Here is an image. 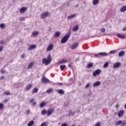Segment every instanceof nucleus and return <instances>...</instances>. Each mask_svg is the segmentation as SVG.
Listing matches in <instances>:
<instances>
[{
  "instance_id": "680f3d73",
  "label": "nucleus",
  "mask_w": 126,
  "mask_h": 126,
  "mask_svg": "<svg viewBox=\"0 0 126 126\" xmlns=\"http://www.w3.org/2000/svg\"><path fill=\"white\" fill-rule=\"evenodd\" d=\"M71 80H72V78L69 79V81H71Z\"/></svg>"
},
{
  "instance_id": "49530a36",
  "label": "nucleus",
  "mask_w": 126,
  "mask_h": 126,
  "mask_svg": "<svg viewBox=\"0 0 126 126\" xmlns=\"http://www.w3.org/2000/svg\"><path fill=\"white\" fill-rule=\"evenodd\" d=\"M94 56L95 58H99V57H100L99 53L97 54H94Z\"/></svg>"
},
{
  "instance_id": "58836bf2",
  "label": "nucleus",
  "mask_w": 126,
  "mask_h": 126,
  "mask_svg": "<svg viewBox=\"0 0 126 126\" xmlns=\"http://www.w3.org/2000/svg\"><path fill=\"white\" fill-rule=\"evenodd\" d=\"M108 65H109V62H106L103 65V67H104V68H106V67H107Z\"/></svg>"
},
{
  "instance_id": "052dcab7",
  "label": "nucleus",
  "mask_w": 126,
  "mask_h": 126,
  "mask_svg": "<svg viewBox=\"0 0 126 126\" xmlns=\"http://www.w3.org/2000/svg\"><path fill=\"white\" fill-rule=\"evenodd\" d=\"M60 85H63V83H58Z\"/></svg>"
},
{
  "instance_id": "5fc2aeb1",
  "label": "nucleus",
  "mask_w": 126,
  "mask_h": 126,
  "mask_svg": "<svg viewBox=\"0 0 126 126\" xmlns=\"http://www.w3.org/2000/svg\"><path fill=\"white\" fill-rule=\"evenodd\" d=\"M61 126H67V124L66 123H64L62 124Z\"/></svg>"
},
{
  "instance_id": "e433bc0d",
  "label": "nucleus",
  "mask_w": 126,
  "mask_h": 126,
  "mask_svg": "<svg viewBox=\"0 0 126 126\" xmlns=\"http://www.w3.org/2000/svg\"><path fill=\"white\" fill-rule=\"evenodd\" d=\"M49 124L47 123V122H43L42 123L40 126H47Z\"/></svg>"
},
{
  "instance_id": "aec40b11",
  "label": "nucleus",
  "mask_w": 126,
  "mask_h": 126,
  "mask_svg": "<svg viewBox=\"0 0 126 126\" xmlns=\"http://www.w3.org/2000/svg\"><path fill=\"white\" fill-rule=\"evenodd\" d=\"M79 29V26L78 25H76L73 28V32H76Z\"/></svg>"
},
{
  "instance_id": "c03bdc74",
  "label": "nucleus",
  "mask_w": 126,
  "mask_h": 126,
  "mask_svg": "<svg viewBox=\"0 0 126 126\" xmlns=\"http://www.w3.org/2000/svg\"><path fill=\"white\" fill-rule=\"evenodd\" d=\"M4 94L5 95H6V96L8 95H10V93H9V92H5L4 93Z\"/></svg>"
},
{
  "instance_id": "e2e57ef3",
  "label": "nucleus",
  "mask_w": 126,
  "mask_h": 126,
  "mask_svg": "<svg viewBox=\"0 0 126 126\" xmlns=\"http://www.w3.org/2000/svg\"><path fill=\"white\" fill-rule=\"evenodd\" d=\"M116 108H119V105L117 104V105H116Z\"/></svg>"
},
{
  "instance_id": "f3484780",
  "label": "nucleus",
  "mask_w": 126,
  "mask_h": 126,
  "mask_svg": "<svg viewBox=\"0 0 126 126\" xmlns=\"http://www.w3.org/2000/svg\"><path fill=\"white\" fill-rule=\"evenodd\" d=\"M61 36V32H55L54 34L55 38H58V37H60Z\"/></svg>"
},
{
  "instance_id": "a878e982",
  "label": "nucleus",
  "mask_w": 126,
  "mask_h": 126,
  "mask_svg": "<svg viewBox=\"0 0 126 126\" xmlns=\"http://www.w3.org/2000/svg\"><path fill=\"white\" fill-rule=\"evenodd\" d=\"M126 10V6H123L120 9L121 12H125Z\"/></svg>"
},
{
  "instance_id": "f03ea898",
  "label": "nucleus",
  "mask_w": 126,
  "mask_h": 126,
  "mask_svg": "<svg viewBox=\"0 0 126 126\" xmlns=\"http://www.w3.org/2000/svg\"><path fill=\"white\" fill-rule=\"evenodd\" d=\"M51 62H52V58L51 57V55H48L47 59L44 58L42 59V63H45V65L50 64V63H51Z\"/></svg>"
},
{
  "instance_id": "bb28decb",
  "label": "nucleus",
  "mask_w": 126,
  "mask_h": 126,
  "mask_svg": "<svg viewBox=\"0 0 126 126\" xmlns=\"http://www.w3.org/2000/svg\"><path fill=\"white\" fill-rule=\"evenodd\" d=\"M99 55L100 56H102L103 57H106V56H107L108 54L106 52H100Z\"/></svg>"
},
{
  "instance_id": "4be33fe9",
  "label": "nucleus",
  "mask_w": 126,
  "mask_h": 126,
  "mask_svg": "<svg viewBox=\"0 0 126 126\" xmlns=\"http://www.w3.org/2000/svg\"><path fill=\"white\" fill-rule=\"evenodd\" d=\"M74 17H76V14H73L67 17V19H71V18H74Z\"/></svg>"
},
{
  "instance_id": "864d4df0",
  "label": "nucleus",
  "mask_w": 126,
  "mask_h": 126,
  "mask_svg": "<svg viewBox=\"0 0 126 126\" xmlns=\"http://www.w3.org/2000/svg\"><path fill=\"white\" fill-rule=\"evenodd\" d=\"M30 114V110H27L26 112V115H29Z\"/></svg>"
},
{
  "instance_id": "f257e3e1",
  "label": "nucleus",
  "mask_w": 126,
  "mask_h": 126,
  "mask_svg": "<svg viewBox=\"0 0 126 126\" xmlns=\"http://www.w3.org/2000/svg\"><path fill=\"white\" fill-rule=\"evenodd\" d=\"M70 34L71 32H68L64 36H63L61 40V43L62 44H64V43H66L68 39H69V37H70Z\"/></svg>"
},
{
  "instance_id": "4468645a",
  "label": "nucleus",
  "mask_w": 126,
  "mask_h": 126,
  "mask_svg": "<svg viewBox=\"0 0 126 126\" xmlns=\"http://www.w3.org/2000/svg\"><path fill=\"white\" fill-rule=\"evenodd\" d=\"M57 92L58 93V94H61V95H63V94H64V91L62 89L57 90Z\"/></svg>"
},
{
  "instance_id": "0e129e2a",
  "label": "nucleus",
  "mask_w": 126,
  "mask_h": 126,
  "mask_svg": "<svg viewBox=\"0 0 126 126\" xmlns=\"http://www.w3.org/2000/svg\"><path fill=\"white\" fill-rule=\"evenodd\" d=\"M68 67H71V65L69 64V65H68Z\"/></svg>"
},
{
  "instance_id": "6e6552de",
  "label": "nucleus",
  "mask_w": 126,
  "mask_h": 126,
  "mask_svg": "<svg viewBox=\"0 0 126 126\" xmlns=\"http://www.w3.org/2000/svg\"><path fill=\"white\" fill-rule=\"evenodd\" d=\"M54 109H48L47 111V116H50V115H52L53 113H54Z\"/></svg>"
},
{
  "instance_id": "2f4dec72",
  "label": "nucleus",
  "mask_w": 126,
  "mask_h": 126,
  "mask_svg": "<svg viewBox=\"0 0 126 126\" xmlns=\"http://www.w3.org/2000/svg\"><path fill=\"white\" fill-rule=\"evenodd\" d=\"M34 125V121H30L28 124V126H32Z\"/></svg>"
},
{
  "instance_id": "7c9ffc66",
  "label": "nucleus",
  "mask_w": 126,
  "mask_h": 126,
  "mask_svg": "<svg viewBox=\"0 0 126 126\" xmlns=\"http://www.w3.org/2000/svg\"><path fill=\"white\" fill-rule=\"evenodd\" d=\"M53 90V89H52V88L49 89H48V90L46 91V93H48V94H50L52 93Z\"/></svg>"
},
{
  "instance_id": "473e14b6",
  "label": "nucleus",
  "mask_w": 126,
  "mask_h": 126,
  "mask_svg": "<svg viewBox=\"0 0 126 126\" xmlns=\"http://www.w3.org/2000/svg\"><path fill=\"white\" fill-rule=\"evenodd\" d=\"M38 33L39 32H32V36H34V37H35V36H37V35H38Z\"/></svg>"
},
{
  "instance_id": "dca6fc26",
  "label": "nucleus",
  "mask_w": 126,
  "mask_h": 126,
  "mask_svg": "<svg viewBox=\"0 0 126 126\" xmlns=\"http://www.w3.org/2000/svg\"><path fill=\"white\" fill-rule=\"evenodd\" d=\"M32 86H33V85H32V84H30V85H28L25 88V91H28V90H29L32 88Z\"/></svg>"
},
{
  "instance_id": "cd10ccee",
  "label": "nucleus",
  "mask_w": 126,
  "mask_h": 126,
  "mask_svg": "<svg viewBox=\"0 0 126 126\" xmlns=\"http://www.w3.org/2000/svg\"><path fill=\"white\" fill-rule=\"evenodd\" d=\"M125 55V51H121L119 53L118 56L119 57H123Z\"/></svg>"
},
{
  "instance_id": "79ce46f5",
  "label": "nucleus",
  "mask_w": 126,
  "mask_h": 126,
  "mask_svg": "<svg viewBox=\"0 0 126 126\" xmlns=\"http://www.w3.org/2000/svg\"><path fill=\"white\" fill-rule=\"evenodd\" d=\"M126 126V121H122L121 124V126Z\"/></svg>"
},
{
  "instance_id": "3c124183",
  "label": "nucleus",
  "mask_w": 126,
  "mask_h": 126,
  "mask_svg": "<svg viewBox=\"0 0 126 126\" xmlns=\"http://www.w3.org/2000/svg\"><path fill=\"white\" fill-rule=\"evenodd\" d=\"M3 48H4L3 46H0V52H1L3 50Z\"/></svg>"
},
{
  "instance_id": "6ab92c4d",
  "label": "nucleus",
  "mask_w": 126,
  "mask_h": 126,
  "mask_svg": "<svg viewBox=\"0 0 126 126\" xmlns=\"http://www.w3.org/2000/svg\"><path fill=\"white\" fill-rule=\"evenodd\" d=\"M68 116H69V117L71 116V117H73V116H74V114H75V112H73L71 111V110H69L68 111Z\"/></svg>"
},
{
  "instance_id": "72a5a7b5",
  "label": "nucleus",
  "mask_w": 126,
  "mask_h": 126,
  "mask_svg": "<svg viewBox=\"0 0 126 126\" xmlns=\"http://www.w3.org/2000/svg\"><path fill=\"white\" fill-rule=\"evenodd\" d=\"M0 28H1V29H3L4 28H5V25L3 23H1L0 24Z\"/></svg>"
},
{
  "instance_id": "ddd939ff",
  "label": "nucleus",
  "mask_w": 126,
  "mask_h": 126,
  "mask_svg": "<svg viewBox=\"0 0 126 126\" xmlns=\"http://www.w3.org/2000/svg\"><path fill=\"white\" fill-rule=\"evenodd\" d=\"M54 48V45L53 44L49 45L47 48V51L50 52V51H52L53 48Z\"/></svg>"
},
{
  "instance_id": "1a4fd4ad",
  "label": "nucleus",
  "mask_w": 126,
  "mask_h": 126,
  "mask_svg": "<svg viewBox=\"0 0 126 126\" xmlns=\"http://www.w3.org/2000/svg\"><path fill=\"white\" fill-rule=\"evenodd\" d=\"M125 114V111L123 110H121L118 112V116L119 118H121V117H123V115Z\"/></svg>"
},
{
  "instance_id": "c756f323",
  "label": "nucleus",
  "mask_w": 126,
  "mask_h": 126,
  "mask_svg": "<svg viewBox=\"0 0 126 126\" xmlns=\"http://www.w3.org/2000/svg\"><path fill=\"white\" fill-rule=\"evenodd\" d=\"M99 3V0H93V4L94 5H96Z\"/></svg>"
},
{
  "instance_id": "39448f33",
  "label": "nucleus",
  "mask_w": 126,
  "mask_h": 126,
  "mask_svg": "<svg viewBox=\"0 0 126 126\" xmlns=\"http://www.w3.org/2000/svg\"><path fill=\"white\" fill-rule=\"evenodd\" d=\"M42 81L43 83H49V82H50V80L45 76L42 77Z\"/></svg>"
},
{
  "instance_id": "423d86ee",
  "label": "nucleus",
  "mask_w": 126,
  "mask_h": 126,
  "mask_svg": "<svg viewBox=\"0 0 126 126\" xmlns=\"http://www.w3.org/2000/svg\"><path fill=\"white\" fill-rule=\"evenodd\" d=\"M79 43L78 42H76V43H74L71 46V49L72 50H74V49H76L77 47H78Z\"/></svg>"
},
{
  "instance_id": "c85d7f7f",
  "label": "nucleus",
  "mask_w": 126,
  "mask_h": 126,
  "mask_svg": "<svg viewBox=\"0 0 126 126\" xmlns=\"http://www.w3.org/2000/svg\"><path fill=\"white\" fill-rule=\"evenodd\" d=\"M46 103L45 102H42L40 104V108H43V107H45L46 106Z\"/></svg>"
},
{
  "instance_id": "8fccbe9b",
  "label": "nucleus",
  "mask_w": 126,
  "mask_h": 126,
  "mask_svg": "<svg viewBox=\"0 0 126 126\" xmlns=\"http://www.w3.org/2000/svg\"><path fill=\"white\" fill-rule=\"evenodd\" d=\"M89 86H90V83H88L86 86H85V88H89Z\"/></svg>"
},
{
  "instance_id": "6e6d98bb",
  "label": "nucleus",
  "mask_w": 126,
  "mask_h": 126,
  "mask_svg": "<svg viewBox=\"0 0 126 126\" xmlns=\"http://www.w3.org/2000/svg\"><path fill=\"white\" fill-rule=\"evenodd\" d=\"M4 76H1L0 77V79H1V80H3L4 79Z\"/></svg>"
},
{
  "instance_id": "9d476101",
  "label": "nucleus",
  "mask_w": 126,
  "mask_h": 126,
  "mask_svg": "<svg viewBox=\"0 0 126 126\" xmlns=\"http://www.w3.org/2000/svg\"><path fill=\"white\" fill-rule=\"evenodd\" d=\"M117 36L121 39H126V35L124 34L117 33Z\"/></svg>"
},
{
  "instance_id": "a211bd4d",
  "label": "nucleus",
  "mask_w": 126,
  "mask_h": 126,
  "mask_svg": "<svg viewBox=\"0 0 126 126\" xmlns=\"http://www.w3.org/2000/svg\"><path fill=\"white\" fill-rule=\"evenodd\" d=\"M37 46H36V45H32L29 46V47L28 48V50L29 51H30L31 50H33V49H35V48Z\"/></svg>"
},
{
  "instance_id": "69168bd1",
  "label": "nucleus",
  "mask_w": 126,
  "mask_h": 126,
  "mask_svg": "<svg viewBox=\"0 0 126 126\" xmlns=\"http://www.w3.org/2000/svg\"><path fill=\"white\" fill-rule=\"evenodd\" d=\"M124 108H125V109H126V103L125 105Z\"/></svg>"
},
{
  "instance_id": "9b49d317",
  "label": "nucleus",
  "mask_w": 126,
  "mask_h": 126,
  "mask_svg": "<svg viewBox=\"0 0 126 126\" xmlns=\"http://www.w3.org/2000/svg\"><path fill=\"white\" fill-rule=\"evenodd\" d=\"M100 85H101V82L99 81H97L94 83L93 86L94 87H97V86H100Z\"/></svg>"
},
{
  "instance_id": "0eeeda50",
  "label": "nucleus",
  "mask_w": 126,
  "mask_h": 126,
  "mask_svg": "<svg viewBox=\"0 0 126 126\" xmlns=\"http://www.w3.org/2000/svg\"><path fill=\"white\" fill-rule=\"evenodd\" d=\"M121 63L120 62H117L113 65V68H118V67H120V66L121 65Z\"/></svg>"
},
{
  "instance_id": "b1692460",
  "label": "nucleus",
  "mask_w": 126,
  "mask_h": 126,
  "mask_svg": "<svg viewBox=\"0 0 126 126\" xmlns=\"http://www.w3.org/2000/svg\"><path fill=\"white\" fill-rule=\"evenodd\" d=\"M92 66H93V63L90 62L88 64L87 68L88 69L91 68V67H92Z\"/></svg>"
},
{
  "instance_id": "bf43d9fd",
  "label": "nucleus",
  "mask_w": 126,
  "mask_h": 126,
  "mask_svg": "<svg viewBox=\"0 0 126 126\" xmlns=\"http://www.w3.org/2000/svg\"><path fill=\"white\" fill-rule=\"evenodd\" d=\"M123 31H126V26L123 29Z\"/></svg>"
},
{
  "instance_id": "4d7b16f0",
  "label": "nucleus",
  "mask_w": 126,
  "mask_h": 126,
  "mask_svg": "<svg viewBox=\"0 0 126 126\" xmlns=\"http://www.w3.org/2000/svg\"><path fill=\"white\" fill-rule=\"evenodd\" d=\"M25 56H26L25 54H22L21 58L22 59H24V57H25Z\"/></svg>"
},
{
  "instance_id": "5701e85b",
  "label": "nucleus",
  "mask_w": 126,
  "mask_h": 126,
  "mask_svg": "<svg viewBox=\"0 0 126 126\" xmlns=\"http://www.w3.org/2000/svg\"><path fill=\"white\" fill-rule=\"evenodd\" d=\"M33 101H34V98H32L29 101V102H30L31 104H32V106H35V105L36 104V102H33Z\"/></svg>"
},
{
  "instance_id": "37998d69",
  "label": "nucleus",
  "mask_w": 126,
  "mask_h": 126,
  "mask_svg": "<svg viewBox=\"0 0 126 126\" xmlns=\"http://www.w3.org/2000/svg\"><path fill=\"white\" fill-rule=\"evenodd\" d=\"M3 103H0V110H2L3 109Z\"/></svg>"
},
{
  "instance_id": "f8f14e48",
  "label": "nucleus",
  "mask_w": 126,
  "mask_h": 126,
  "mask_svg": "<svg viewBox=\"0 0 126 126\" xmlns=\"http://www.w3.org/2000/svg\"><path fill=\"white\" fill-rule=\"evenodd\" d=\"M27 10V8L26 7H23L20 10V13H24L25 11Z\"/></svg>"
},
{
  "instance_id": "09e8293b",
  "label": "nucleus",
  "mask_w": 126,
  "mask_h": 126,
  "mask_svg": "<svg viewBox=\"0 0 126 126\" xmlns=\"http://www.w3.org/2000/svg\"><path fill=\"white\" fill-rule=\"evenodd\" d=\"M0 45H4V41L3 40H1L0 41Z\"/></svg>"
},
{
  "instance_id": "20e7f679",
  "label": "nucleus",
  "mask_w": 126,
  "mask_h": 126,
  "mask_svg": "<svg viewBox=\"0 0 126 126\" xmlns=\"http://www.w3.org/2000/svg\"><path fill=\"white\" fill-rule=\"evenodd\" d=\"M48 14H49V12L48 11L44 12L42 14L40 15L41 18L42 19H44V18H46L48 16Z\"/></svg>"
},
{
  "instance_id": "a19ab883",
  "label": "nucleus",
  "mask_w": 126,
  "mask_h": 126,
  "mask_svg": "<svg viewBox=\"0 0 126 126\" xmlns=\"http://www.w3.org/2000/svg\"><path fill=\"white\" fill-rule=\"evenodd\" d=\"M25 20V18L23 17H21L19 18V21H23Z\"/></svg>"
},
{
  "instance_id": "338daca9",
  "label": "nucleus",
  "mask_w": 126,
  "mask_h": 126,
  "mask_svg": "<svg viewBox=\"0 0 126 126\" xmlns=\"http://www.w3.org/2000/svg\"><path fill=\"white\" fill-rule=\"evenodd\" d=\"M77 61H78V58L76 59V62H77Z\"/></svg>"
},
{
  "instance_id": "4c0bfd02",
  "label": "nucleus",
  "mask_w": 126,
  "mask_h": 126,
  "mask_svg": "<svg viewBox=\"0 0 126 126\" xmlns=\"http://www.w3.org/2000/svg\"><path fill=\"white\" fill-rule=\"evenodd\" d=\"M47 114V111L46 110H43L41 112V114L44 116V115H46Z\"/></svg>"
},
{
  "instance_id": "f704fd0d",
  "label": "nucleus",
  "mask_w": 126,
  "mask_h": 126,
  "mask_svg": "<svg viewBox=\"0 0 126 126\" xmlns=\"http://www.w3.org/2000/svg\"><path fill=\"white\" fill-rule=\"evenodd\" d=\"M66 66L65 65H60V68L61 69V70H63V69H64V68H65Z\"/></svg>"
},
{
  "instance_id": "de8ad7c7",
  "label": "nucleus",
  "mask_w": 126,
  "mask_h": 126,
  "mask_svg": "<svg viewBox=\"0 0 126 126\" xmlns=\"http://www.w3.org/2000/svg\"><path fill=\"white\" fill-rule=\"evenodd\" d=\"M1 72L2 73V74H3L4 73H5V70L2 69L1 70Z\"/></svg>"
},
{
  "instance_id": "412c9836",
  "label": "nucleus",
  "mask_w": 126,
  "mask_h": 126,
  "mask_svg": "<svg viewBox=\"0 0 126 126\" xmlns=\"http://www.w3.org/2000/svg\"><path fill=\"white\" fill-rule=\"evenodd\" d=\"M33 65H34V63L33 62L30 63L29 64V65L28 66V69H30V68H32Z\"/></svg>"
},
{
  "instance_id": "7ed1b4c3",
  "label": "nucleus",
  "mask_w": 126,
  "mask_h": 126,
  "mask_svg": "<svg viewBox=\"0 0 126 126\" xmlns=\"http://www.w3.org/2000/svg\"><path fill=\"white\" fill-rule=\"evenodd\" d=\"M101 71L102 70H101V69H96L95 71H94L93 73V76L95 77V76H97V75H99V74L101 73Z\"/></svg>"
},
{
  "instance_id": "c9c22d12",
  "label": "nucleus",
  "mask_w": 126,
  "mask_h": 126,
  "mask_svg": "<svg viewBox=\"0 0 126 126\" xmlns=\"http://www.w3.org/2000/svg\"><path fill=\"white\" fill-rule=\"evenodd\" d=\"M38 92V88H35L32 90V93H37Z\"/></svg>"
},
{
  "instance_id": "393cba45",
  "label": "nucleus",
  "mask_w": 126,
  "mask_h": 126,
  "mask_svg": "<svg viewBox=\"0 0 126 126\" xmlns=\"http://www.w3.org/2000/svg\"><path fill=\"white\" fill-rule=\"evenodd\" d=\"M122 123H123V121H122V120L118 121L115 123V126H120V125H122Z\"/></svg>"
},
{
  "instance_id": "2eb2a0df",
  "label": "nucleus",
  "mask_w": 126,
  "mask_h": 126,
  "mask_svg": "<svg viewBox=\"0 0 126 126\" xmlns=\"http://www.w3.org/2000/svg\"><path fill=\"white\" fill-rule=\"evenodd\" d=\"M67 63V61L64 60V59H62L60 61H59L58 63V64H62L63 63Z\"/></svg>"
},
{
  "instance_id": "774afa93",
  "label": "nucleus",
  "mask_w": 126,
  "mask_h": 126,
  "mask_svg": "<svg viewBox=\"0 0 126 126\" xmlns=\"http://www.w3.org/2000/svg\"><path fill=\"white\" fill-rule=\"evenodd\" d=\"M71 126H75V125H72Z\"/></svg>"
},
{
  "instance_id": "ea45409f",
  "label": "nucleus",
  "mask_w": 126,
  "mask_h": 126,
  "mask_svg": "<svg viewBox=\"0 0 126 126\" xmlns=\"http://www.w3.org/2000/svg\"><path fill=\"white\" fill-rule=\"evenodd\" d=\"M117 52V50H112L110 51L109 54H116Z\"/></svg>"
},
{
  "instance_id": "13d9d810",
  "label": "nucleus",
  "mask_w": 126,
  "mask_h": 126,
  "mask_svg": "<svg viewBox=\"0 0 126 126\" xmlns=\"http://www.w3.org/2000/svg\"><path fill=\"white\" fill-rule=\"evenodd\" d=\"M92 95V91H90L89 93V96H91Z\"/></svg>"
},
{
  "instance_id": "603ef678",
  "label": "nucleus",
  "mask_w": 126,
  "mask_h": 126,
  "mask_svg": "<svg viewBox=\"0 0 126 126\" xmlns=\"http://www.w3.org/2000/svg\"><path fill=\"white\" fill-rule=\"evenodd\" d=\"M95 126H101L100 123L97 122V123L95 124Z\"/></svg>"
},
{
  "instance_id": "a18cd8bd",
  "label": "nucleus",
  "mask_w": 126,
  "mask_h": 126,
  "mask_svg": "<svg viewBox=\"0 0 126 126\" xmlns=\"http://www.w3.org/2000/svg\"><path fill=\"white\" fill-rule=\"evenodd\" d=\"M100 31L102 33H104L105 32V31H106V29H105V28H101Z\"/></svg>"
}]
</instances>
